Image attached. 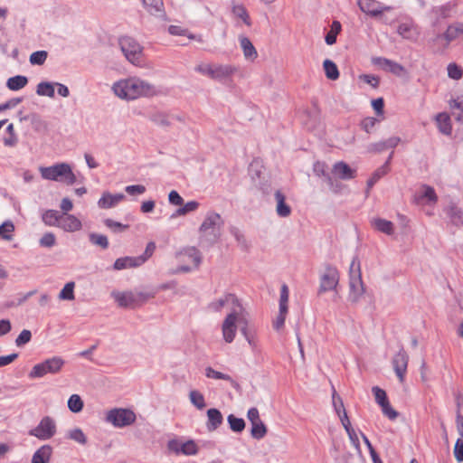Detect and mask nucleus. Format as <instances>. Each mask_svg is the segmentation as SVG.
<instances>
[{
  "label": "nucleus",
  "mask_w": 463,
  "mask_h": 463,
  "mask_svg": "<svg viewBox=\"0 0 463 463\" xmlns=\"http://www.w3.org/2000/svg\"><path fill=\"white\" fill-rule=\"evenodd\" d=\"M197 451H198V448L194 440H188L184 443H182V446H181V453L182 454L191 456V455H195L197 453Z\"/></svg>",
  "instance_id": "8fccbe9b"
},
{
  "label": "nucleus",
  "mask_w": 463,
  "mask_h": 463,
  "mask_svg": "<svg viewBox=\"0 0 463 463\" xmlns=\"http://www.w3.org/2000/svg\"><path fill=\"white\" fill-rule=\"evenodd\" d=\"M388 172V166L383 165L379 167L375 172L372 175V176L367 181V192L372 189V187Z\"/></svg>",
  "instance_id": "ea45409f"
},
{
  "label": "nucleus",
  "mask_w": 463,
  "mask_h": 463,
  "mask_svg": "<svg viewBox=\"0 0 463 463\" xmlns=\"http://www.w3.org/2000/svg\"><path fill=\"white\" fill-rule=\"evenodd\" d=\"M119 45L125 57L133 64L140 61L142 56V47L132 37L124 36L119 39Z\"/></svg>",
  "instance_id": "0eeeda50"
},
{
  "label": "nucleus",
  "mask_w": 463,
  "mask_h": 463,
  "mask_svg": "<svg viewBox=\"0 0 463 463\" xmlns=\"http://www.w3.org/2000/svg\"><path fill=\"white\" fill-rule=\"evenodd\" d=\"M56 242L55 235L52 232H46L40 240V244L43 247H52Z\"/></svg>",
  "instance_id": "69168bd1"
},
{
  "label": "nucleus",
  "mask_w": 463,
  "mask_h": 463,
  "mask_svg": "<svg viewBox=\"0 0 463 463\" xmlns=\"http://www.w3.org/2000/svg\"><path fill=\"white\" fill-rule=\"evenodd\" d=\"M205 375L208 378H213V379H216V380H225V381L231 380V377L228 374L215 371L212 367H207L205 369Z\"/></svg>",
  "instance_id": "13d9d810"
},
{
  "label": "nucleus",
  "mask_w": 463,
  "mask_h": 463,
  "mask_svg": "<svg viewBox=\"0 0 463 463\" xmlns=\"http://www.w3.org/2000/svg\"><path fill=\"white\" fill-rule=\"evenodd\" d=\"M189 398L190 402L199 410H203L206 406L203 395L198 391H191Z\"/></svg>",
  "instance_id": "c03bdc74"
},
{
  "label": "nucleus",
  "mask_w": 463,
  "mask_h": 463,
  "mask_svg": "<svg viewBox=\"0 0 463 463\" xmlns=\"http://www.w3.org/2000/svg\"><path fill=\"white\" fill-rule=\"evenodd\" d=\"M75 283L71 281L65 284L61 292L59 293V298L61 300H73Z\"/></svg>",
  "instance_id": "a19ab883"
},
{
  "label": "nucleus",
  "mask_w": 463,
  "mask_h": 463,
  "mask_svg": "<svg viewBox=\"0 0 463 463\" xmlns=\"http://www.w3.org/2000/svg\"><path fill=\"white\" fill-rule=\"evenodd\" d=\"M289 291L287 285H282L279 297V309H288Z\"/></svg>",
  "instance_id": "4d7b16f0"
},
{
  "label": "nucleus",
  "mask_w": 463,
  "mask_h": 463,
  "mask_svg": "<svg viewBox=\"0 0 463 463\" xmlns=\"http://www.w3.org/2000/svg\"><path fill=\"white\" fill-rule=\"evenodd\" d=\"M207 429L211 431L215 430L223 420L221 411L213 408L207 411Z\"/></svg>",
  "instance_id": "393cba45"
},
{
  "label": "nucleus",
  "mask_w": 463,
  "mask_h": 463,
  "mask_svg": "<svg viewBox=\"0 0 463 463\" xmlns=\"http://www.w3.org/2000/svg\"><path fill=\"white\" fill-rule=\"evenodd\" d=\"M90 241L91 243L98 245L102 249H107L109 247V241L105 235L91 233L90 234Z\"/></svg>",
  "instance_id": "de8ad7c7"
},
{
  "label": "nucleus",
  "mask_w": 463,
  "mask_h": 463,
  "mask_svg": "<svg viewBox=\"0 0 463 463\" xmlns=\"http://www.w3.org/2000/svg\"><path fill=\"white\" fill-rule=\"evenodd\" d=\"M167 31L171 35L174 36H185L190 40H198L199 42L202 41L201 37H196L188 30V28L181 24L169 25Z\"/></svg>",
  "instance_id": "b1692460"
},
{
  "label": "nucleus",
  "mask_w": 463,
  "mask_h": 463,
  "mask_svg": "<svg viewBox=\"0 0 463 463\" xmlns=\"http://www.w3.org/2000/svg\"><path fill=\"white\" fill-rule=\"evenodd\" d=\"M151 120L161 127H167L170 125V118L167 114L163 112H156L151 116Z\"/></svg>",
  "instance_id": "49530a36"
},
{
  "label": "nucleus",
  "mask_w": 463,
  "mask_h": 463,
  "mask_svg": "<svg viewBox=\"0 0 463 463\" xmlns=\"http://www.w3.org/2000/svg\"><path fill=\"white\" fill-rule=\"evenodd\" d=\"M230 428L234 432H241L245 428V421L241 418H237L233 414H230L227 418Z\"/></svg>",
  "instance_id": "79ce46f5"
},
{
  "label": "nucleus",
  "mask_w": 463,
  "mask_h": 463,
  "mask_svg": "<svg viewBox=\"0 0 463 463\" xmlns=\"http://www.w3.org/2000/svg\"><path fill=\"white\" fill-rule=\"evenodd\" d=\"M341 30V24L338 21H334L331 25L330 32L326 36V43L332 45L336 41V35Z\"/></svg>",
  "instance_id": "a18cd8bd"
},
{
  "label": "nucleus",
  "mask_w": 463,
  "mask_h": 463,
  "mask_svg": "<svg viewBox=\"0 0 463 463\" xmlns=\"http://www.w3.org/2000/svg\"><path fill=\"white\" fill-rule=\"evenodd\" d=\"M239 320V312L236 307L226 316L222 324V334L223 340L227 344L234 341L237 334V322Z\"/></svg>",
  "instance_id": "6e6552de"
},
{
  "label": "nucleus",
  "mask_w": 463,
  "mask_h": 463,
  "mask_svg": "<svg viewBox=\"0 0 463 463\" xmlns=\"http://www.w3.org/2000/svg\"><path fill=\"white\" fill-rule=\"evenodd\" d=\"M454 457L458 462L463 461V437H459L455 443Z\"/></svg>",
  "instance_id": "e2e57ef3"
},
{
  "label": "nucleus",
  "mask_w": 463,
  "mask_h": 463,
  "mask_svg": "<svg viewBox=\"0 0 463 463\" xmlns=\"http://www.w3.org/2000/svg\"><path fill=\"white\" fill-rule=\"evenodd\" d=\"M14 225L13 222L6 221L0 225V238L5 241H11L14 236Z\"/></svg>",
  "instance_id": "4c0bfd02"
},
{
  "label": "nucleus",
  "mask_w": 463,
  "mask_h": 463,
  "mask_svg": "<svg viewBox=\"0 0 463 463\" xmlns=\"http://www.w3.org/2000/svg\"><path fill=\"white\" fill-rule=\"evenodd\" d=\"M31 337H32L31 332L27 329H24L17 336V338L15 340V344L18 346L25 345L26 343H28L31 340Z\"/></svg>",
  "instance_id": "338daca9"
},
{
  "label": "nucleus",
  "mask_w": 463,
  "mask_h": 463,
  "mask_svg": "<svg viewBox=\"0 0 463 463\" xmlns=\"http://www.w3.org/2000/svg\"><path fill=\"white\" fill-rule=\"evenodd\" d=\"M372 392L374 395L375 402L379 404V406L389 401L385 391L380 387H373Z\"/></svg>",
  "instance_id": "6e6d98bb"
},
{
  "label": "nucleus",
  "mask_w": 463,
  "mask_h": 463,
  "mask_svg": "<svg viewBox=\"0 0 463 463\" xmlns=\"http://www.w3.org/2000/svg\"><path fill=\"white\" fill-rule=\"evenodd\" d=\"M398 33L404 39L414 40L418 36L417 28L411 23H402L398 26Z\"/></svg>",
  "instance_id": "c85d7f7f"
},
{
  "label": "nucleus",
  "mask_w": 463,
  "mask_h": 463,
  "mask_svg": "<svg viewBox=\"0 0 463 463\" xmlns=\"http://www.w3.org/2000/svg\"><path fill=\"white\" fill-rule=\"evenodd\" d=\"M65 362L59 356H53L46 359L45 361L35 364L31 372L29 377L32 379L42 378L47 373H58L63 367Z\"/></svg>",
  "instance_id": "39448f33"
},
{
  "label": "nucleus",
  "mask_w": 463,
  "mask_h": 463,
  "mask_svg": "<svg viewBox=\"0 0 463 463\" xmlns=\"http://www.w3.org/2000/svg\"><path fill=\"white\" fill-rule=\"evenodd\" d=\"M372 225L378 231L391 235L393 233V223L390 221L381 218H375L372 221Z\"/></svg>",
  "instance_id": "7c9ffc66"
},
{
  "label": "nucleus",
  "mask_w": 463,
  "mask_h": 463,
  "mask_svg": "<svg viewBox=\"0 0 463 463\" xmlns=\"http://www.w3.org/2000/svg\"><path fill=\"white\" fill-rule=\"evenodd\" d=\"M8 137L4 139V144L7 146H14L17 143V137L14 132V124H9L6 128Z\"/></svg>",
  "instance_id": "3c124183"
},
{
  "label": "nucleus",
  "mask_w": 463,
  "mask_h": 463,
  "mask_svg": "<svg viewBox=\"0 0 463 463\" xmlns=\"http://www.w3.org/2000/svg\"><path fill=\"white\" fill-rule=\"evenodd\" d=\"M408 363L409 356L403 348L400 349V351L393 356L392 361L393 370L400 383H402L405 380Z\"/></svg>",
  "instance_id": "f8f14e48"
},
{
  "label": "nucleus",
  "mask_w": 463,
  "mask_h": 463,
  "mask_svg": "<svg viewBox=\"0 0 463 463\" xmlns=\"http://www.w3.org/2000/svg\"><path fill=\"white\" fill-rule=\"evenodd\" d=\"M146 12L152 15L164 14L165 7L163 0H141Z\"/></svg>",
  "instance_id": "a878e982"
},
{
  "label": "nucleus",
  "mask_w": 463,
  "mask_h": 463,
  "mask_svg": "<svg viewBox=\"0 0 463 463\" xmlns=\"http://www.w3.org/2000/svg\"><path fill=\"white\" fill-rule=\"evenodd\" d=\"M195 71L213 80H223L231 78L237 71V68L232 64L202 63L196 66Z\"/></svg>",
  "instance_id": "20e7f679"
},
{
  "label": "nucleus",
  "mask_w": 463,
  "mask_h": 463,
  "mask_svg": "<svg viewBox=\"0 0 463 463\" xmlns=\"http://www.w3.org/2000/svg\"><path fill=\"white\" fill-rule=\"evenodd\" d=\"M358 5L362 12L371 16H377L389 9L375 0H358Z\"/></svg>",
  "instance_id": "ddd939ff"
},
{
  "label": "nucleus",
  "mask_w": 463,
  "mask_h": 463,
  "mask_svg": "<svg viewBox=\"0 0 463 463\" xmlns=\"http://www.w3.org/2000/svg\"><path fill=\"white\" fill-rule=\"evenodd\" d=\"M47 56L48 54L45 51L34 52L30 56V62L33 65H42L45 62Z\"/></svg>",
  "instance_id": "09e8293b"
},
{
  "label": "nucleus",
  "mask_w": 463,
  "mask_h": 463,
  "mask_svg": "<svg viewBox=\"0 0 463 463\" xmlns=\"http://www.w3.org/2000/svg\"><path fill=\"white\" fill-rule=\"evenodd\" d=\"M382 408L383 413L388 417L390 420H394L397 418L398 413L397 411L391 406L389 401L384 402L383 404L380 405Z\"/></svg>",
  "instance_id": "0e129e2a"
},
{
  "label": "nucleus",
  "mask_w": 463,
  "mask_h": 463,
  "mask_svg": "<svg viewBox=\"0 0 463 463\" xmlns=\"http://www.w3.org/2000/svg\"><path fill=\"white\" fill-rule=\"evenodd\" d=\"M222 222V217L219 213L213 212L208 213L202 222L199 231L201 232H206L207 231L213 229L215 226L220 225Z\"/></svg>",
  "instance_id": "4be33fe9"
},
{
  "label": "nucleus",
  "mask_w": 463,
  "mask_h": 463,
  "mask_svg": "<svg viewBox=\"0 0 463 463\" xmlns=\"http://www.w3.org/2000/svg\"><path fill=\"white\" fill-rule=\"evenodd\" d=\"M68 408L72 412H80L82 411L83 408V402L80 395L78 394H72L69 400H68Z\"/></svg>",
  "instance_id": "37998d69"
},
{
  "label": "nucleus",
  "mask_w": 463,
  "mask_h": 463,
  "mask_svg": "<svg viewBox=\"0 0 463 463\" xmlns=\"http://www.w3.org/2000/svg\"><path fill=\"white\" fill-rule=\"evenodd\" d=\"M61 214L55 210H47L43 213V222L48 226H57L61 221Z\"/></svg>",
  "instance_id": "473e14b6"
},
{
  "label": "nucleus",
  "mask_w": 463,
  "mask_h": 463,
  "mask_svg": "<svg viewBox=\"0 0 463 463\" xmlns=\"http://www.w3.org/2000/svg\"><path fill=\"white\" fill-rule=\"evenodd\" d=\"M461 35H463V32H461V29L457 23L449 25L442 35L437 37V40H444V46H448L451 42L458 39Z\"/></svg>",
  "instance_id": "6ab92c4d"
},
{
  "label": "nucleus",
  "mask_w": 463,
  "mask_h": 463,
  "mask_svg": "<svg viewBox=\"0 0 463 463\" xmlns=\"http://www.w3.org/2000/svg\"><path fill=\"white\" fill-rule=\"evenodd\" d=\"M105 225L114 232H120L128 228V225L121 222L113 221L111 219H106L104 221Z\"/></svg>",
  "instance_id": "603ef678"
},
{
  "label": "nucleus",
  "mask_w": 463,
  "mask_h": 463,
  "mask_svg": "<svg viewBox=\"0 0 463 463\" xmlns=\"http://www.w3.org/2000/svg\"><path fill=\"white\" fill-rule=\"evenodd\" d=\"M236 306L240 308V304L237 298L232 294H227L219 299L213 301L209 304V308L215 312H220L225 306Z\"/></svg>",
  "instance_id": "2eb2a0df"
},
{
  "label": "nucleus",
  "mask_w": 463,
  "mask_h": 463,
  "mask_svg": "<svg viewBox=\"0 0 463 463\" xmlns=\"http://www.w3.org/2000/svg\"><path fill=\"white\" fill-rule=\"evenodd\" d=\"M378 120L375 118L367 117L362 121L361 125L364 130H365L366 132H370L374 128Z\"/></svg>",
  "instance_id": "774afa93"
},
{
  "label": "nucleus",
  "mask_w": 463,
  "mask_h": 463,
  "mask_svg": "<svg viewBox=\"0 0 463 463\" xmlns=\"http://www.w3.org/2000/svg\"><path fill=\"white\" fill-rule=\"evenodd\" d=\"M323 68L327 79L335 80L339 78V71L336 64L331 60H325L323 62Z\"/></svg>",
  "instance_id": "f704fd0d"
},
{
  "label": "nucleus",
  "mask_w": 463,
  "mask_h": 463,
  "mask_svg": "<svg viewBox=\"0 0 463 463\" xmlns=\"http://www.w3.org/2000/svg\"><path fill=\"white\" fill-rule=\"evenodd\" d=\"M448 75L453 80H459L463 75V70L456 63H450L448 66Z\"/></svg>",
  "instance_id": "5fc2aeb1"
},
{
  "label": "nucleus",
  "mask_w": 463,
  "mask_h": 463,
  "mask_svg": "<svg viewBox=\"0 0 463 463\" xmlns=\"http://www.w3.org/2000/svg\"><path fill=\"white\" fill-rule=\"evenodd\" d=\"M275 199L277 201L276 211L278 215L280 217H288L291 213V209L285 202V195L280 191H277L275 193Z\"/></svg>",
  "instance_id": "cd10ccee"
},
{
  "label": "nucleus",
  "mask_w": 463,
  "mask_h": 463,
  "mask_svg": "<svg viewBox=\"0 0 463 463\" xmlns=\"http://www.w3.org/2000/svg\"><path fill=\"white\" fill-rule=\"evenodd\" d=\"M82 227L81 222L72 214L61 213L59 228L65 232H74Z\"/></svg>",
  "instance_id": "4468645a"
},
{
  "label": "nucleus",
  "mask_w": 463,
  "mask_h": 463,
  "mask_svg": "<svg viewBox=\"0 0 463 463\" xmlns=\"http://www.w3.org/2000/svg\"><path fill=\"white\" fill-rule=\"evenodd\" d=\"M333 174L340 179L348 180L355 176V170L345 162H337L333 166Z\"/></svg>",
  "instance_id": "f3484780"
},
{
  "label": "nucleus",
  "mask_w": 463,
  "mask_h": 463,
  "mask_svg": "<svg viewBox=\"0 0 463 463\" xmlns=\"http://www.w3.org/2000/svg\"><path fill=\"white\" fill-rule=\"evenodd\" d=\"M39 171L45 180L61 182L67 185H71L76 182V175L67 163H59L47 167L41 166Z\"/></svg>",
  "instance_id": "f03ea898"
},
{
  "label": "nucleus",
  "mask_w": 463,
  "mask_h": 463,
  "mask_svg": "<svg viewBox=\"0 0 463 463\" xmlns=\"http://www.w3.org/2000/svg\"><path fill=\"white\" fill-rule=\"evenodd\" d=\"M288 314V309H279V315L277 316L276 319L273 321V327L275 330L279 331L283 328L286 317Z\"/></svg>",
  "instance_id": "bf43d9fd"
},
{
  "label": "nucleus",
  "mask_w": 463,
  "mask_h": 463,
  "mask_svg": "<svg viewBox=\"0 0 463 463\" xmlns=\"http://www.w3.org/2000/svg\"><path fill=\"white\" fill-rule=\"evenodd\" d=\"M112 297L118 306L123 307H135L145 302L148 298V296H146L144 293H134L130 291H115L112 292Z\"/></svg>",
  "instance_id": "1a4fd4ad"
},
{
  "label": "nucleus",
  "mask_w": 463,
  "mask_h": 463,
  "mask_svg": "<svg viewBox=\"0 0 463 463\" xmlns=\"http://www.w3.org/2000/svg\"><path fill=\"white\" fill-rule=\"evenodd\" d=\"M112 90L117 97L127 100L153 97L158 93L155 85L137 77H130L115 82Z\"/></svg>",
  "instance_id": "f257e3e1"
},
{
  "label": "nucleus",
  "mask_w": 463,
  "mask_h": 463,
  "mask_svg": "<svg viewBox=\"0 0 463 463\" xmlns=\"http://www.w3.org/2000/svg\"><path fill=\"white\" fill-rule=\"evenodd\" d=\"M56 432L55 421L49 416L43 417L40 423L29 431L31 436H34L41 440L50 439Z\"/></svg>",
  "instance_id": "9d476101"
},
{
  "label": "nucleus",
  "mask_w": 463,
  "mask_h": 463,
  "mask_svg": "<svg viewBox=\"0 0 463 463\" xmlns=\"http://www.w3.org/2000/svg\"><path fill=\"white\" fill-rule=\"evenodd\" d=\"M28 80L25 76L17 75L7 80L6 86L11 90H19L26 86Z\"/></svg>",
  "instance_id": "c9c22d12"
},
{
  "label": "nucleus",
  "mask_w": 463,
  "mask_h": 463,
  "mask_svg": "<svg viewBox=\"0 0 463 463\" xmlns=\"http://www.w3.org/2000/svg\"><path fill=\"white\" fill-rule=\"evenodd\" d=\"M449 108L455 119L463 123V94L450 100Z\"/></svg>",
  "instance_id": "c756f323"
},
{
  "label": "nucleus",
  "mask_w": 463,
  "mask_h": 463,
  "mask_svg": "<svg viewBox=\"0 0 463 463\" xmlns=\"http://www.w3.org/2000/svg\"><path fill=\"white\" fill-rule=\"evenodd\" d=\"M145 261H146V259H143V257L118 258L114 262V269L117 270H120V269H128V268H135V267L140 266Z\"/></svg>",
  "instance_id": "a211bd4d"
},
{
  "label": "nucleus",
  "mask_w": 463,
  "mask_h": 463,
  "mask_svg": "<svg viewBox=\"0 0 463 463\" xmlns=\"http://www.w3.org/2000/svg\"><path fill=\"white\" fill-rule=\"evenodd\" d=\"M69 438L80 444H85L87 442L85 434L78 428L70 431Z\"/></svg>",
  "instance_id": "052dcab7"
},
{
  "label": "nucleus",
  "mask_w": 463,
  "mask_h": 463,
  "mask_svg": "<svg viewBox=\"0 0 463 463\" xmlns=\"http://www.w3.org/2000/svg\"><path fill=\"white\" fill-rule=\"evenodd\" d=\"M349 288V300L353 303L358 302L364 296L365 289L362 279L360 261L357 258H354L350 264Z\"/></svg>",
  "instance_id": "7ed1b4c3"
},
{
  "label": "nucleus",
  "mask_w": 463,
  "mask_h": 463,
  "mask_svg": "<svg viewBox=\"0 0 463 463\" xmlns=\"http://www.w3.org/2000/svg\"><path fill=\"white\" fill-rule=\"evenodd\" d=\"M124 199V195L122 194H111L109 193H104L98 202V205L102 209H109Z\"/></svg>",
  "instance_id": "aec40b11"
},
{
  "label": "nucleus",
  "mask_w": 463,
  "mask_h": 463,
  "mask_svg": "<svg viewBox=\"0 0 463 463\" xmlns=\"http://www.w3.org/2000/svg\"><path fill=\"white\" fill-rule=\"evenodd\" d=\"M239 43L245 60L254 61L258 58V52L251 41L247 36L240 35Z\"/></svg>",
  "instance_id": "dca6fc26"
},
{
  "label": "nucleus",
  "mask_w": 463,
  "mask_h": 463,
  "mask_svg": "<svg viewBox=\"0 0 463 463\" xmlns=\"http://www.w3.org/2000/svg\"><path fill=\"white\" fill-rule=\"evenodd\" d=\"M36 93L39 96H46L49 98H53L54 97V85L50 82L42 81L37 85Z\"/></svg>",
  "instance_id": "58836bf2"
},
{
  "label": "nucleus",
  "mask_w": 463,
  "mask_h": 463,
  "mask_svg": "<svg viewBox=\"0 0 463 463\" xmlns=\"http://www.w3.org/2000/svg\"><path fill=\"white\" fill-rule=\"evenodd\" d=\"M339 282V272L335 267L326 266L320 278L319 293L333 290Z\"/></svg>",
  "instance_id": "9b49d317"
},
{
  "label": "nucleus",
  "mask_w": 463,
  "mask_h": 463,
  "mask_svg": "<svg viewBox=\"0 0 463 463\" xmlns=\"http://www.w3.org/2000/svg\"><path fill=\"white\" fill-rule=\"evenodd\" d=\"M199 207V203L195 201H190L186 203L183 207L179 208L176 211V214L179 216H183L187 214L188 213L194 212L197 210Z\"/></svg>",
  "instance_id": "864d4df0"
},
{
  "label": "nucleus",
  "mask_w": 463,
  "mask_h": 463,
  "mask_svg": "<svg viewBox=\"0 0 463 463\" xmlns=\"http://www.w3.org/2000/svg\"><path fill=\"white\" fill-rule=\"evenodd\" d=\"M436 123L439 131L444 135H450L452 131L450 117L448 113H439L436 116Z\"/></svg>",
  "instance_id": "bb28decb"
},
{
  "label": "nucleus",
  "mask_w": 463,
  "mask_h": 463,
  "mask_svg": "<svg viewBox=\"0 0 463 463\" xmlns=\"http://www.w3.org/2000/svg\"><path fill=\"white\" fill-rule=\"evenodd\" d=\"M332 399H333V405L335 407V410L337 415L340 416V415L344 414V411H345V409L343 401L337 395V393L335 390L333 392Z\"/></svg>",
  "instance_id": "680f3d73"
},
{
  "label": "nucleus",
  "mask_w": 463,
  "mask_h": 463,
  "mask_svg": "<svg viewBox=\"0 0 463 463\" xmlns=\"http://www.w3.org/2000/svg\"><path fill=\"white\" fill-rule=\"evenodd\" d=\"M232 14L234 15L235 18L241 19L245 25H251L249 13L243 5H234L232 6Z\"/></svg>",
  "instance_id": "2f4dec72"
},
{
  "label": "nucleus",
  "mask_w": 463,
  "mask_h": 463,
  "mask_svg": "<svg viewBox=\"0 0 463 463\" xmlns=\"http://www.w3.org/2000/svg\"><path fill=\"white\" fill-rule=\"evenodd\" d=\"M376 64H378L382 69L398 76L404 72V68L401 64L386 58H378L376 60Z\"/></svg>",
  "instance_id": "412c9836"
},
{
  "label": "nucleus",
  "mask_w": 463,
  "mask_h": 463,
  "mask_svg": "<svg viewBox=\"0 0 463 463\" xmlns=\"http://www.w3.org/2000/svg\"><path fill=\"white\" fill-rule=\"evenodd\" d=\"M52 454V448L49 445H43L33 455L32 463H49Z\"/></svg>",
  "instance_id": "5701e85b"
},
{
  "label": "nucleus",
  "mask_w": 463,
  "mask_h": 463,
  "mask_svg": "<svg viewBox=\"0 0 463 463\" xmlns=\"http://www.w3.org/2000/svg\"><path fill=\"white\" fill-rule=\"evenodd\" d=\"M180 257H186L194 268H197L201 262V254L195 248H189L179 254Z\"/></svg>",
  "instance_id": "e433bc0d"
},
{
  "label": "nucleus",
  "mask_w": 463,
  "mask_h": 463,
  "mask_svg": "<svg viewBox=\"0 0 463 463\" xmlns=\"http://www.w3.org/2000/svg\"><path fill=\"white\" fill-rule=\"evenodd\" d=\"M136 419L135 412L129 409L115 408L106 414V420L118 428L129 426L135 422Z\"/></svg>",
  "instance_id": "423d86ee"
},
{
  "label": "nucleus",
  "mask_w": 463,
  "mask_h": 463,
  "mask_svg": "<svg viewBox=\"0 0 463 463\" xmlns=\"http://www.w3.org/2000/svg\"><path fill=\"white\" fill-rule=\"evenodd\" d=\"M250 425V435L253 439H260L266 436L268 429L261 420L253 421Z\"/></svg>",
  "instance_id": "72a5a7b5"
}]
</instances>
